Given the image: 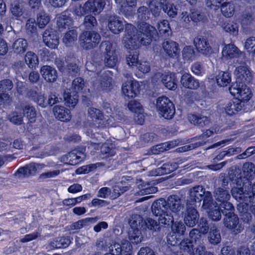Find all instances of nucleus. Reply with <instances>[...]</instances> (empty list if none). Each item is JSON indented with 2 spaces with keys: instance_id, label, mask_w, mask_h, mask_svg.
<instances>
[{
  "instance_id": "1",
  "label": "nucleus",
  "mask_w": 255,
  "mask_h": 255,
  "mask_svg": "<svg viewBox=\"0 0 255 255\" xmlns=\"http://www.w3.org/2000/svg\"><path fill=\"white\" fill-rule=\"evenodd\" d=\"M153 214L158 217L159 222L167 225L170 226L173 222V217L170 213L166 200L163 198H160L154 201L151 206Z\"/></svg>"
},
{
  "instance_id": "2",
  "label": "nucleus",
  "mask_w": 255,
  "mask_h": 255,
  "mask_svg": "<svg viewBox=\"0 0 255 255\" xmlns=\"http://www.w3.org/2000/svg\"><path fill=\"white\" fill-rule=\"evenodd\" d=\"M125 34L123 42L125 46L131 50H136L140 45H143L140 34H137L136 28L132 24L127 23L125 25Z\"/></svg>"
},
{
  "instance_id": "3",
  "label": "nucleus",
  "mask_w": 255,
  "mask_h": 255,
  "mask_svg": "<svg viewBox=\"0 0 255 255\" xmlns=\"http://www.w3.org/2000/svg\"><path fill=\"white\" fill-rule=\"evenodd\" d=\"M100 41V35L94 31H84L79 36L80 45L86 50L96 47Z\"/></svg>"
},
{
  "instance_id": "4",
  "label": "nucleus",
  "mask_w": 255,
  "mask_h": 255,
  "mask_svg": "<svg viewBox=\"0 0 255 255\" xmlns=\"http://www.w3.org/2000/svg\"><path fill=\"white\" fill-rule=\"evenodd\" d=\"M156 109L159 115L166 119H171L175 114L173 104L165 96L158 97L156 100Z\"/></svg>"
},
{
  "instance_id": "5",
  "label": "nucleus",
  "mask_w": 255,
  "mask_h": 255,
  "mask_svg": "<svg viewBox=\"0 0 255 255\" xmlns=\"http://www.w3.org/2000/svg\"><path fill=\"white\" fill-rule=\"evenodd\" d=\"M230 93L236 96V99L244 102H248L252 97V94L251 89L247 87V84H233L229 88Z\"/></svg>"
},
{
  "instance_id": "6",
  "label": "nucleus",
  "mask_w": 255,
  "mask_h": 255,
  "mask_svg": "<svg viewBox=\"0 0 255 255\" xmlns=\"http://www.w3.org/2000/svg\"><path fill=\"white\" fill-rule=\"evenodd\" d=\"M138 31L140 34L141 41H143V45H147L150 43L152 38L156 33V29L149 24L144 22H140L138 25Z\"/></svg>"
},
{
  "instance_id": "7",
  "label": "nucleus",
  "mask_w": 255,
  "mask_h": 255,
  "mask_svg": "<svg viewBox=\"0 0 255 255\" xmlns=\"http://www.w3.org/2000/svg\"><path fill=\"white\" fill-rule=\"evenodd\" d=\"M234 74L236 82L233 84H247L252 80V75L247 66L240 65L238 66Z\"/></svg>"
},
{
  "instance_id": "8",
  "label": "nucleus",
  "mask_w": 255,
  "mask_h": 255,
  "mask_svg": "<svg viewBox=\"0 0 255 255\" xmlns=\"http://www.w3.org/2000/svg\"><path fill=\"white\" fill-rule=\"evenodd\" d=\"M209 192L206 191L205 188L202 185H197L190 188L187 204L192 205L195 203L201 202L206 196V193Z\"/></svg>"
},
{
  "instance_id": "9",
  "label": "nucleus",
  "mask_w": 255,
  "mask_h": 255,
  "mask_svg": "<svg viewBox=\"0 0 255 255\" xmlns=\"http://www.w3.org/2000/svg\"><path fill=\"white\" fill-rule=\"evenodd\" d=\"M223 223L227 228L232 230L235 234L241 233L244 229L243 226L240 223L239 218L235 214L225 216Z\"/></svg>"
},
{
  "instance_id": "10",
  "label": "nucleus",
  "mask_w": 255,
  "mask_h": 255,
  "mask_svg": "<svg viewBox=\"0 0 255 255\" xmlns=\"http://www.w3.org/2000/svg\"><path fill=\"white\" fill-rule=\"evenodd\" d=\"M199 232L197 231L189 234V237L194 243L193 251L194 255L198 254L202 255L205 253L206 247L205 246V237L203 236H200Z\"/></svg>"
},
{
  "instance_id": "11",
  "label": "nucleus",
  "mask_w": 255,
  "mask_h": 255,
  "mask_svg": "<svg viewBox=\"0 0 255 255\" xmlns=\"http://www.w3.org/2000/svg\"><path fill=\"white\" fill-rule=\"evenodd\" d=\"M199 214L195 207L187 204L184 222L189 227H194L198 223Z\"/></svg>"
},
{
  "instance_id": "12",
  "label": "nucleus",
  "mask_w": 255,
  "mask_h": 255,
  "mask_svg": "<svg viewBox=\"0 0 255 255\" xmlns=\"http://www.w3.org/2000/svg\"><path fill=\"white\" fill-rule=\"evenodd\" d=\"M231 192L233 197L239 202H251L253 199V193L244 190L243 187H233Z\"/></svg>"
},
{
  "instance_id": "13",
  "label": "nucleus",
  "mask_w": 255,
  "mask_h": 255,
  "mask_svg": "<svg viewBox=\"0 0 255 255\" xmlns=\"http://www.w3.org/2000/svg\"><path fill=\"white\" fill-rule=\"evenodd\" d=\"M213 133L214 131L213 130L208 129L198 137V139H201L202 141H196L189 145H186L182 147H180L177 148L176 151L177 152H183L203 145L206 143V142L204 141V140L211 136Z\"/></svg>"
},
{
  "instance_id": "14",
  "label": "nucleus",
  "mask_w": 255,
  "mask_h": 255,
  "mask_svg": "<svg viewBox=\"0 0 255 255\" xmlns=\"http://www.w3.org/2000/svg\"><path fill=\"white\" fill-rule=\"evenodd\" d=\"M139 84L135 80L126 82L122 87L123 93L128 98H134L138 93Z\"/></svg>"
},
{
  "instance_id": "15",
  "label": "nucleus",
  "mask_w": 255,
  "mask_h": 255,
  "mask_svg": "<svg viewBox=\"0 0 255 255\" xmlns=\"http://www.w3.org/2000/svg\"><path fill=\"white\" fill-rule=\"evenodd\" d=\"M194 44L198 52L204 55H209L212 53V48L208 40L203 36L195 37Z\"/></svg>"
},
{
  "instance_id": "16",
  "label": "nucleus",
  "mask_w": 255,
  "mask_h": 255,
  "mask_svg": "<svg viewBox=\"0 0 255 255\" xmlns=\"http://www.w3.org/2000/svg\"><path fill=\"white\" fill-rule=\"evenodd\" d=\"M88 13L91 12L95 15L99 14L104 9L105 0H88L85 3Z\"/></svg>"
},
{
  "instance_id": "17",
  "label": "nucleus",
  "mask_w": 255,
  "mask_h": 255,
  "mask_svg": "<svg viewBox=\"0 0 255 255\" xmlns=\"http://www.w3.org/2000/svg\"><path fill=\"white\" fill-rule=\"evenodd\" d=\"M54 116L57 120L67 122L71 119L70 111L64 106L56 105L53 108Z\"/></svg>"
},
{
  "instance_id": "18",
  "label": "nucleus",
  "mask_w": 255,
  "mask_h": 255,
  "mask_svg": "<svg viewBox=\"0 0 255 255\" xmlns=\"http://www.w3.org/2000/svg\"><path fill=\"white\" fill-rule=\"evenodd\" d=\"M169 211L174 213H178L184 207L181 198L177 195H170L166 201Z\"/></svg>"
},
{
  "instance_id": "19",
  "label": "nucleus",
  "mask_w": 255,
  "mask_h": 255,
  "mask_svg": "<svg viewBox=\"0 0 255 255\" xmlns=\"http://www.w3.org/2000/svg\"><path fill=\"white\" fill-rule=\"evenodd\" d=\"M43 40L51 49L57 48L59 44V38L54 31L46 30L43 34Z\"/></svg>"
},
{
  "instance_id": "20",
  "label": "nucleus",
  "mask_w": 255,
  "mask_h": 255,
  "mask_svg": "<svg viewBox=\"0 0 255 255\" xmlns=\"http://www.w3.org/2000/svg\"><path fill=\"white\" fill-rule=\"evenodd\" d=\"M223 56L227 58H233L236 57L244 58V53L241 52L233 44L225 45L222 50Z\"/></svg>"
},
{
  "instance_id": "21",
  "label": "nucleus",
  "mask_w": 255,
  "mask_h": 255,
  "mask_svg": "<svg viewBox=\"0 0 255 255\" xmlns=\"http://www.w3.org/2000/svg\"><path fill=\"white\" fill-rule=\"evenodd\" d=\"M108 27L113 33L118 34L123 31L125 25L120 17L113 16L109 18Z\"/></svg>"
},
{
  "instance_id": "22",
  "label": "nucleus",
  "mask_w": 255,
  "mask_h": 255,
  "mask_svg": "<svg viewBox=\"0 0 255 255\" xmlns=\"http://www.w3.org/2000/svg\"><path fill=\"white\" fill-rule=\"evenodd\" d=\"M244 102L235 99L230 102L225 108V112L227 114L232 116L242 110H244Z\"/></svg>"
},
{
  "instance_id": "23",
  "label": "nucleus",
  "mask_w": 255,
  "mask_h": 255,
  "mask_svg": "<svg viewBox=\"0 0 255 255\" xmlns=\"http://www.w3.org/2000/svg\"><path fill=\"white\" fill-rule=\"evenodd\" d=\"M40 72L42 77L47 82H54L57 78L56 70L50 66H43L40 69Z\"/></svg>"
},
{
  "instance_id": "24",
  "label": "nucleus",
  "mask_w": 255,
  "mask_h": 255,
  "mask_svg": "<svg viewBox=\"0 0 255 255\" xmlns=\"http://www.w3.org/2000/svg\"><path fill=\"white\" fill-rule=\"evenodd\" d=\"M181 83L183 87L191 89H197L200 86L198 80L188 73H185L182 76Z\"/></svg>"
},
{
  "instance_id": "25",
  "label": "nucleus",
  "mask_w": 255,
  "mask_h": 255,
  "mask_svg": "<svg viewBox=\"0 0 255 255\" xmlns=\"http://www.w3.org/2000/svg\"><path fill=\"white\" fill-rule=\"evenodd\" d=\"M188 119L192 124L200 127L206 126L210 122L208 117L200 115L189 114Z\"/></svg>"
},
{
  "instance_id": "26",
  "label": "nucleus",
  "mask_w": 255,
  "mask_h": 255,
  "mask_svg": "<svg viewBox=\"0 0 255 255\" xmlns=\"http://www.w3.org/2000/svg\"><path fill=\"white\" fill-rule=\"evenodd\" d=\"M161 78L162 83L167 89L174 90L177 88V80L174 74H163Z\"/></svg>"
},
{
  "instance_id": "27",
  "label": "nucleus",
  "mask_w": 255,
  "mask_h": 255,
  "mask_svg": "<svg viewBox=\"0 0 255 255\" xmlns=\"http://www.w3.org/2000/svg\"><path fill=\"white\" fill-rule=\"evenodd\" d=\"M162 46L164 51L169 56L174 57L178 53V44L175 41L167 40L162 43Z\"/></svg>"
},
{
  "instance_id": "28",
  "label": "nucleus",
  "mask_w": 255,
  "mask_h": 255,
  "mask_svg": "<svg viewBox=\"0 0 255 255\" xmlns=\"http://www.w3.org/2000/svg\"><path fill=\"white\" fill-rule=\"evenodd\" d=\"M28 47L26 40L23 38H18L12 44V49L13 52L17 54L24 53Z\"/></svg>"
},
{
  "instance_id": "29",
  "label": "nucleus",
  "mask_w": 255,
  "mask_h": 255,
  "mask_svg": "<svg viewBox=\"0 0 255 255\" xmlns=\"http://www.w3.org/2000/svg\"><path fill=\"white\" fill-rule=\"evenodd\" d=\"M146 3L150 12L155 17L159 16L161 9H163L165 5L160 0H149Z\"/></svg>"
},
{
  "instance_id": "30",
  "label": "nucleus",
  "mask_w": 255,
  "mask_h": 255,
  "mask_svg": "<svg viewBox=\"0 0 255 255\" xmlns=\"http://www.w3.org/2000/svg\"><path fill=\"white\" fill-rule=\"evenodd\" d=\"M213 193L215 199L220 202L227 201L231 197L229 190L221 187L215 188Z\"/></svg>"
},
{
  "instance_id": "31",
  "label": "nucleus",
  "mask_w": 255,
  "mask_h": 255,
  "mask_svg": "<svg viewBox=\"0 0 255 255\" xmlns=\"http://www.w3.org/2000/svg\"><path fill=\"white\" fill-rule=\"evenodd\" d=\"M208 239L209 242L213 245H217L221 242V237L220 231L215 225H213L210 228Z\"/></svg>"
},
{
  "instance_id": "32",
  "label": "nucleus",
  "mask_w": 255,
  "mask_h": 255,
  "mask_svg": "<svg viewBox=\"0 0 255 255\" xmlns=\"http://www.w3.org/2000/svg\"><path fill=\"white\" fill-rule=\"evenodd\" d=\"M136 15L138 21L144 22L150 18V12L147 7L141 6L137 8Z\"/></svg>"
},
{
  "instance_id": "33",
  "label": "nucleus",
  "mask_w": 255,
  "mask_h": 255,
  "mask_svg": "<svg viewBox=\"0 0 255 255\" xmlns=\"http://www.w3.org/2000/svg\"><path fill=\"white\" fill-rule=\"evenodd\" d=\"M23 115H25L31 123L36 120V112L35 108L29 104H25L22 107Z\"/></svg>"
},
{
  "instance_id": "34",
  "label": "nucleus",
  "mask_w": 255,
  "mask_h": 255,
  "mask_svg": "<svg viewBox=\"0 0 255 255\" xmlns=\"http://www.w3.org/2000/svg\"><path fill=\"white\" fill-rule=\"evenodd\" d=\"M209 230V227L207 220L204 217H202L200 219L199 224H198V229H193L190 231L189 234H191L192 232L197 231L199 232L198 235L202 236V234H207L208 233Z\"/></svg>"
},
{
  "instance_id": "35",
  "label": "nucleus",
  "mask_w": 255,
  "mask_h": 255,
  "mask_svg": "<svg viewBox=\"0 0 255 255\" xmlns=\"http://www.w3.org/2000/svg\"><path fill=\"white\" fill-rule=\"evenodd\" d=\"M178 167L176 162L166 163L156 169L157 173L159 175L167 174L174 171Z\"/></svg>"
},
{
  "instance_id": "36",
  "label": "nucleus",
  "mask_w": 255,
  "mask_h": 255,
  "mask_svg": "<svg viewBox=\"0 0 255 255\" xmlns=\"http://www.w3.org/2000/svg\"><path fill=\"white\" fill-rule=\"evenodd\" d=\"M57 23L59 29L62 30L64 29L69 28L71 26L72 19L66 14H62L58 18Z\"/></svg>"
},
{
  "instance_id": "37",
  "label": "nucleus",
  "mask_w": 255,
  "mask_h": 255,
  "mask_svg": "<svg viewBox=\"0 0 255 255\" xmlns=\"http://www.w3.org/2000/svg\"><path fill=\"white\" fill-rule=\"evenodd\" d=\"M203 200L202 207L205 210H212L217 208L216 203L213 200L211 193L209 191L206 193Z\"/></svg>"
},
{
  "instance_id": "38",
  "label": "nucleus",
  "mask_w": 255,
  "mask_h": 255,
  "mask_svg": "<svg viewBox=\"0 0 255 255\" xmlns=\"http://www.w3.org/2000/svg\"><path fill=\"white\" fill-rule=\"evenodd\" d=\"M146 227L153 232H160L165 229V227L161 226L155 220L151 218H147L144 221Z\"/></svg>"
},
{
  "instance_id": "39",
  "label": "nucleus",
  "mask_w": 255,
  "mask_h": 255,
  "mask_svg": "<svg viewBox=\"0 0 255 255\" xmlns=\"http://www.w3.org/2000/svg\"><path fill=\"white\" fill-rule=\"evenodd\" d=\"M220 7L222 13L225 17H230L234 13L235 7L233 3L231 2H223Z\"/></svg>"
},
{
  "instance_id": "40",
  "label": "nucleus",
  "mask_w": 255,
  "mask_h": 255,
  "mask_svg": "<svg viewBox=\"0 0 255 255\" xmlns=\"http://www.w3.org/2000/svg\"><path fill=\"white\" fill-rule=\"evenodd\" d=\"M83 25L87 30L96 29L98 22L96 17L92 14H88L85 16Z\"/></svg>"
},
{
  "instance_id": "41",
  "label": "nucleus",
  "mask_w": 255,
  "mask_h": 255,
  "mask_svg": "<svg viewBox=\"0 0 255 255\" xmlns=\"http://www.w3.org/2000/svg\"><path fill=\"white\" fill-rule=\"evenodd\" d=\"M176 145L175 141H170L157 145L153 147L152 152L154 154H159L166 150H168Z\"/></svg>"
},
{
  "instance_id": "42",
  "label": "nucleus",
  "mask_w": 255,
  "mask_h": 255,
  "mask_svg": "<svg viewBox=\"0 0 255 255\" xmlns=\"http://www.w3.org/2000/svg\"><path fill=\"white\" fill-rule=\"evenodd\" d=\"M25 61L30 68L35 67L39 63L37 56L31 51H28L26 53Z\"/></svg>"
},
{
  "instance_id": "43",
  "label": "nucleus",
  "mask_w": 255,
  "mask_h": 255,
  "mask_svg": "<svg viewBox=\"0 0 255 255\" xmlns=\"http://www.w3.org/2000/svg\"><path fill=\"white\" fill-rule=\"evenodd\" d=\"M78 96L74 94L72 96L69 92L65 91L63 94V98L65 105L69 107H74L78 103Z\"/></svg>"
},
{
  "instance_id": "44",
  "label": "nucleus",
  "mask_w": 255,
  "mask_h": 255,
  "mask_svg": "<svg viewBox=\"0 0 255 255\" xmlns=\"http://www.w3.org/2000/svg\"><path fill=\"white\" fill-rule=\"evenodd\" d=\"M222 27L225 32L230 34L236 35L238 32V26L237 23L230 20L224 22Z\"/></svg>"
},
{
  "instance_id": "45",
  "label": "nucleus",
  "mask_w": 255,
  "mask_h": 255,
  "mask_svg": "<svg viewBox=\"0 0 255 255\" xmlns=\"http://www.w3.org/2000/svg\"><path fill=\"white\" fill-rule=\"evenodd\" d=\"M218 85L221 87L227 86L231 81V76L228 72H221L216 77Z\"/></svg>"
},
{
  "instance_id": "46",
  "label": "nucleus",
  "mask_w": 255,
  "mask_h": 255,
  "mask_svg": "<svg viewBox=\"0 0 255 255\" xmlns=\"http://www.w3.org/2000/svg\"><path fill=\"white\" fill-rule=\"evenodd\" d=\"M88 115L90 118L94 122H98L105 119L103 114L100 110L93 107L89 109Z\"/></svg>"
},
{
  "instance_id": "47",
  "label": "nucleus",
  "mask_w": 255,
  "mask_h": 255,
  "mask_svg": "<svg viewBox=\"0 0 255 255\" xmlns=\"http://www.w3.org/2000/svg\"><path fill=\"white\" fill-rule=\"evenodd\" d=\"M77 38V32L75 30H71L66 32L63 38V42L67 46H71Z\"/></svg>"
},
{
  "instance_id": "48",
  "label": "nucleus",
  "mask_w": 255,
  "mask_h": 255,
  "mask_svg": "<svg viewBox=\"0 0 255 255\" xmlns=\"http://www.w3.org/2000/svg\"><path fill=\"white\" fill-rule=\"evenodd\" d=\"M243 172L244 176L247 179L253 177L255 175V165L252 162H246L243 166Z\"/></svg>"
},
{
  "instance_id": "49",
  "label": "nucleus",
  "mask_w": 255,
  "mask_h": 255,
  "mask_svg": "<svg viewBox=\"0 0 255 255\" xmlns=\"http://www.w3.org/2000/svg\"><path fill=\"white\" fill-rule=\"evenodd\" d=\"M158 29L160 34L164 37L168 36L171 34V29L167 20H164L158 23Z\"/></svg>"
},
{
  "instance_id": "50",
  "label": "nucleus",
  "mask_w": 255,
  "mask_h": 255,
  "mask_svg": "<svg viewBox=\"0 0 255 255\" xmlns=\"http://www.w3.org/2000/svg\"><path fill=\"white\" fill-rule=\"evenodd\" d=\"M100 86L103 90H106L112 86V78L110 75V72L104 73L101 79Z\"/></svg>"
},
{
  "instance_id": "51",
  "label": "nucleus",
  "mask_w": 255,
  "mask_h": 255,
  "mask_svg": "<svg viewBox=\"0 0 255 255\" xmlns=\"http://www.w3.org/2000/svg\"><path fill=\"white\" fill-rule=\"evenodd\" d=\"M138 52L136 50H131L129 52L126 60L127 64L130 67L137 66L138 63Z\"/></svg>"
},
{
  "instance_id": "52",
  "label": "nucleus",
  "mask_w": 255,
  "mask_h": 255,
  "mask_svg": "<svg viewBox=\"0 0 255 255\" xmlns=\"http://www.w3.org/2000/svg\"><path fill=\"white\" fill-rule=\"evenodd\" d=\"M129 223L132 230L139 229L144 222L142 218L139 215H135L131 217Z\"/></svg>"
},
{
  "instance_id": "53",
  "label": "nucleus",
  "mask_w": 255,
  "mask_h": 255,
  "mask_svg": "<svg viewBox=\"0 0 255 255\" xmlns=\"http://www.w3.org/2000/svg\"><path fill=\"white\" fill-rule=\"evenodd\" d=\"M142 239V236L139 229H134L129 231V240L132 243L137 244L141 242Z\"/></svg>"
},
{
  "instance_id": "54",
  "label": "nucleus",
  "mask_w": 255,
  "mask_h": 255,
  "mask_svg": "<svg viewBox=\"0 0 255 255\" xmlns=\"http://www.w3.org/2000/svg\"><path fill=\"white\" fill-rule=\"evenodd\" d=\"M170 225L172 232L179 235H183L186 230V227L181 222H175L171 223Z\"/></svg>"
},
{
  "instance_id": "55",
  "label": "nucleus",
  "mask_w": 255,
  "mask_h": 255,
  "mask_svg": "<svg viewBox=\"0 0 255 255\" xmlns=\"http://www.w3.org/2000/svg\"><path fill=\"white\" fill-rule=\"evenodd\" d=\"M220 207L222 213L225 215V216H227L231 214H234V206L231 203L229 202L228 201L221 202Z\"/></svg>"
},
{
  "instance_id": "56",
  "label": "nucleus",
  "mask_w": 255,
  "mask_h": 255,
  "mask_svg": "<svg viewBox=\"0 0 255 255\" xmlns=\"http://www.w3.org/2000/svg\"><path fill=\"white\" fill-rule=\"evenodd\" d=\"M23 115L17 111L12 112L8 116L9 121L13 124L16 125H20L23 122Z\"/></svg>"
},
{
  "instance_id": "57",
  "label": "nucleus",
  "mask_w": 255,
  "mask_h": 255,
  "mask_svg": "<svg viewBox=\"0 0 255 255\" xmlns=\"http://www.w3.org/2000/svg\"><path fill=\"white\" fill-rule=\"evenodd\" d=\"M81 155H83V153L77 150H74L69 152L68 153L69 164L76 165L79 163L82 159Z\"/></svg>"
},
{
  "instance_id": "58",
  "label": "nucleus",
  "mask_w": 255,
  "mask_h": 255,
  "mask_svg": "<svg viewBox=\"0 0 255 255\" xmlns=\"http://www.w3.org/2000/svg\"><path fill=\"white\" fill-rule=\"evenodd\" d=\"M85 87V81L81 77L75 78L72 82V89L75 93L82 91Z\"/></svg>"
},
{
  "instance_id": "59",
  "label": "nucleus",
  "mask_w": 255,
  "mask_h": 255,
  "mask_svg": "<svg viewBox=\"0 0 255 255\" xmlns=\"http://www.w3.org/2000/svg\"><path fill=\"white\" fill-rule=\"evenodd\" d=\"M104 62L106 66L109 68L114 67L118 62L117 54L105 55Z\"/></svg>"
},
{
  "instance_id": "60",
  "label": "nucleus",
  "mask_w": 255,
  "mask_h": 255,
  "mask_svg": "<svg viewBox=\"0 0 255 255\" xmlns=\"http://www.w3.org/2000/svg\"><path fill=\"white\" fill-rule=\"evenodd\" d=\"M193 244L194 243L192 240H183L180 243V248L190 255H194Z\"/></svg>"
},
{
  "instance_id": "61",
  "label": "nucleus",
  "mask_w": 255,
  "mask_h": 255,
  "mask_svg": "<svg viewBox=\"0 0 255 255\" xmlns=\"http://www.w3.org/2000/svg\"><path fill=\"white\" fill-rule=\"evenodd\" d=\"M44 166L45 165L44 164L31 163L25 167L29 176L31 175L35 174L36 172L42 169Z\"/></svg>"
},
{
  "instance_id": "62",
  "label": "nucleus",
  "mask_w": 255,
  "mask_h": 255,
  "mask_svg": "<svg viewBox=\"0 0 255 255\" xmlns=\"http://www.w3.org/2000/svg\"><path fill=\"white\" fill-rule=\"evenodd\" d=\"M179 5H174L173 4H165L163 11L171 17H174L177 14Z\"/></svg>"
},
{
  "instance_id": "63",
  "label": "nucleus",
  "mask_w": 255,
  "mask_h": 255,
  "mask_svg": "<svg viewBox=\"0 0 255 255\" xmlns=\"http://www.w3.org/2000/svg\"><path fill=\"white\" fill-rule=\"evenodd\" d=\"M182 56L185 60H192L195 57L194 48L191 46H186L182 50Z\"/></svg>"
},
{
  "instance_id": "64",
  "label": "nucleus",
  "mask_w": 255,
  "mask_h": 255,
  "mask_svg": "<svg viewBox=\"0 0 255 255\" xmlns=\"http://www.w3.org/2000/svg\"><path fill=\"white\" fill-rule=\"evenodd\" d=\"M245 47L253 56H255V37L248 38L245 43Z\"/></svg>"
}]
</instances>
